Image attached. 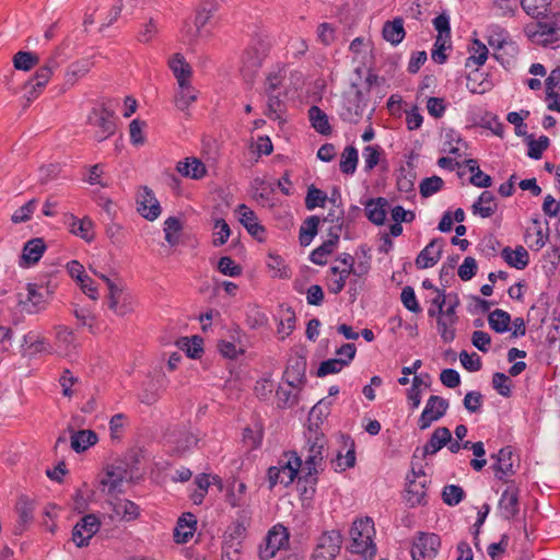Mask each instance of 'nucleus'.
I'll return each mask as SVG.
<instances>
[{
	"mask_svg": "<svg viewBox=\"0 0 560 560\" xmlns=\"http://www.w3.org/2000/svg\"><path fill=\"white\" fill-rule=\"evenodd\" d=\"M349 551L358 555L362 560H373L376 556L374 542V522L370 517L359 518L352 523L350 528Z\"/></svg>",
	"mask_w": 560,
	"mask_h": 560,
	"instance_id": "f257e3e1",
	"label": "nucleus"
},
{
	"mask_svg": "<svg viewBox=\"0 0 560 560\" xmlns=\"http://www.w3.org/2000/svg\"><path fill=\"white\" fill-rule=\"evenodd\" d=\"M302 458L295 452L284 453L275 466L268 468L269 488L273 489L277 485L289 487L296 478L302 481Z\"/></svg>",
	"mask_w": 560,
	"mask_h": 560,
	"instance_id": "f03ea898",
	"label": "nucleus"
},
{
	"mask_svg": "<svg viewBox=\"0 0 560 560\" xmlns=\"http://www.w3.org/2000/svg\"><path fill=\"white\" fill-rule=\"evenodd\" d=\"M528 39L537 45L547 46L560 39V14L542 15L540 20L524 27Z\"/></svg>",
	"mask_w": 560,
	"mask_h": 560,
	"instance_id": "7ed1b4c3",
	"label": "nucleus"
},
{
	"mask_svg": "<svg viewBox=\"0 0 560 560\" xmlns=\"http://www.w3.org/2000/svg\"><path fill=\"white\" fill-rule=\"evenodd\" d=\"M325 447V439L323 435L315 433L314 441L308 439L307 453L302 460V475L300 477L307 485H316L318 474L323 470V452Z\"/></svg>",
	"mask_w": 560,
	"mask_h": 560,
	"instance_id": "20e7f679",
	"label": "nucleus"
},
{
	"mask_svg": "<svg viewBox=\"0 0 560 560\" xmlns=\"http://www.w3.org/2000/svg\"><path fill=\"white\" fill-rule=\"evenodd\" d=\"M366 104V95L352 84L351 89L343 94L339 116L346 122L357 124L362 118Z\"/></svg>",
	"mask_w": 560,
	"mask_h": 560,
	"instance_id": "39448f33",
	"label": "nucleus"
},
{
	"mask_svg": "<svg viewBox=\"0 0 560 560\" xmlns=\"http://www.w3.org/2000/svg\"><path fill=\"white\" fill-rule=\"evenodd\" d=\"M267 55V47L261 42L250 44L242 55L241 72L247 82H252Z\"/></svg>",
	"mask_w": 560,
	"mask_h": 560,
	"instance_id": "423d86ee",
	"label": "nucleus"
},
{
	"mask_svg": "<svg viewBox=\"0 0 560 560\" xmlns=\"http://www.w3.org/2000/svg\"><path fill=\"white\" fill-rule=\"evenodd\" d=\"M89 126L93 130V137L102 142L115 133L116 121L114 114L106 108H94L88 118Z\"/></svg>",
	"mask_w": 560,
	"mask_h": 560,
	"instance_id": "0eeeda50",
	"label": "nucleus"
},
{
	"mask_svg": "<svg viewBox=\"0 0 560 560\" xmlns=\"http://www.w3.org/2000/svg\"><path fill=\"white\" fill-rule=\"evenodd\" d=\"M100 278L106 283L108 289V307L118 316L131 313L133 311L132 296L124 292L121 287L105 275H100Z\"/></svg>",
	"mask_w": 560,
	"mask_h": 560,
	"instance_id": "6e6552de",
	"label": "nucleus"
},
{
	"mask_svg": "<svg viewBox=\"0 0 560 560\" xmlns=\"http://www.w3.org/2000/svg\"><path fill=\"white\" fill-rule=\"evenodd\" d=\"M289 544L288 529L278 524L272 526L265 537L264 542L259 546V558L261 560H270L279 550Z\"/></svg>",
	"mask_w": 560,
	"mask_h": 560,
	"instance_id": "1a4fd4ad",
	"label": "nucleus"
},
{
	"mask_svg": "<svg viewBox=\"0 0 560 560\" xmlns=\"http://www.w3.org/2000/svg\"><path fill=\"white\" fill-rule=\"evenodd\" d=\"M47 291L37 284L28 283L24 291L20 292L19 306L22 312L27 314H37L46 308Z\"/></svg>",
	"mask_w": 560,
	"mask_h": 560,
	"instance_id": "9d476101",
	"label": "nucleus"
},
{
	"mask_svg": "<svg viewBox=\"0 0 560 560\" xmlns=\"http://www.w3.org/2000/svg\"><path fill=\"white\" fill-rule=\"evenodd\" d=\"M342 536L339 530L323 533L317 540L312 560H334L340 551Z\"/></svg>",
	"mask_w": 560,
	"mask_h": 560,
	"instance_id": "9b49d317",
	"label": "nucleus"
},
{
	"mask_svg": "<svg viewBox=\"0 0 560 560\" xmlns=\"http://www.w3.org/2000/svg\"><path fill=\"white\" fill-rule=\"evenodd\" d=\"M100 528L101 521L98 516L86 514L73 526L71 539L78 548L86 547Z\"/></svg>",
	"mask_w": 560,
	"mask_h": 560,
	"instance_id": "f8f14e48",
	"label": "nucleus"
},
{
	"mask_svg": "<svg viewBox=\"0 0 560 560\" xmlns=\"http://www.w3.org/2000/svg\"><path fill=\"white\" fill-rule=\"evenodd\" d=\"M486 37L489 46L494 50V57L500 62H503V56L500 54L501 50H504L511 55L517 52V46L510 38L509 32L499 25H490L487 28Z\"/></svg>",
	"mask_w": 560,
	"mask_h": 560,
	"instance_id": "ddd939ff",
	"label": "nucleus"
},
{
	"mask_svg": "<svg viewBox=\"0 0 560 560\" xmlns=\"http://www.w3.org/2000/svg\"><path fill=\"white\" fill-rule=\"evenodd\" d=\"M441 539L433 533H420L411 547L412 560H433L440 549Z\"/></svg>",
	"mask_w": 560,
	"mask_h": 560,
	"instance_id": "4468645a",
	"label": "nucleus"
},
{
	"mask_svg": "<svg viewBox=\"0 0 560 560\" xmlns=\"http://www.w3.org/2000/svg\"><path fill=\"white\" fill-rule=\"evenodd\" d=\"M357 349L353 343H345L337 351L339 358L328 359L323 361L317 370V376L324 377L329 374L340 372L343 368L350 364L355 355Z\"/></svg>",
	"mask_w": 560,
	"mask_h": 560,
	"instance_id": "2eb2a0df",
	"label": "nucleus"
},
{
	"mask_svg": "<svg viewBox=\"0 0 560 560\" xmlns=\"http://www.w3.org/2000/svg\"><path fill=\"white\" fill-rule=\"evenodd\" d=\"M448 401L441 397L432 395L425 402L424 409L422 410L418 427L420 430L428 429L433 422L440 420L446 413L448 409Z\"/></svg>",
	"mask_w": 560,
	"mask_h": 560,
	"instance_id": "dca6fc26",
	"label": "nucleus"
},
{
	"mask_svg": "<svg viewBox=\"0 0 560 560\" xmlns=\"http://www.w3.org/2000/svg\"><path fill=\"white\" fill-rule=\"evenodd\" d=\"M137 211L147 220L154 221L161 214V206L154 192L147 186L137 191Z\"/></svg>",
	"mask_w": 560,
	"mask_h": 560,
	"instance_id": "f3484780",
	"label": "nucleus"
},
{
	"mask_svg": "<svg viewBox=\"0 0 560 560\" xmlns=\"http://www.w3.org/2000/svg\"><path fill=\"white\" fill-rule=\"evenodd\" d=\"M52 77L48 68H38L34 75L24 85L27 101H34L44 91Z\"/></svg>",
	"mask_w": 560,
	"mask_h": 560,
	"instance_id": "a211bd4d",
	"label": "nucleus"
},
{
	"mask_svg": "<svg viewBox=\"0 0 560 560\" xmlns=\"http://www.w3.org/2000/svg\"><path fill=\"white\" fill-rule=\"evenodd\" d=\"M176 171L183 177L194 180L202 179L208 174L205 163L195 156H188L182 161H178L176 164Z\"/></svg>",
	"mask_w": 560,
	"mask_h": 560,
	"instance_id": "6ab92c4d",
	"label": "nucleus"
},
{
	"mask_svg": "<svg viewBox=\"0 0 560 560\" xmlns=\"http://www.w3.org/2000/svg\"><path fill=\"white\" fill-rule=\"evenodd\" d=\"M443 248V240H432L417 256L416 266L419 269L433 267L440 259Z\"/></svg>",
	"mask_w": 560,
	"mask_h": 560,
	"instance_id": "aec40b11",
	"label": "nucleus"
},
{
	"mask_svg": "<svg viewBox=\"0 0 560 560\" xmlns=\"http://www.w3.org/2000/svg\"><path fill=\"white\" fill-rule=\"evenodd\" d=\"M199 91L192 82L179 83L174 93V104L180 112H186L198 100Z\"/></svg>",
	"mask_w": 560,
	"mask_h": 560,
	"instance_id": "412c9836",
	"label": "nucleus"
},
{
	"mask_svg": "<svg viewBox=\"0 0 560 560\" xmlns=\"http://www.w3.org/2000/svg\"><path fill=\"white\" fill-rule=\"evenodd\" d=\"M499 510L501 515L511 520L518 513V489L515 486H509L499 500Z\"/></svg>",
	"mask_w": 560,
	"mask_h": 560,
	"instance_id": "4be33fe9",
	"label": "nucleus"
},
{
	"mask_svg": "<svg viewBox=\"0 0 560 560\" xmlns=\"http://www.w3.org/2000/svg\"><path fill=\"white\" fill-rule=\"evenodd\" d=\"M68 225L70 233L75 235L77 237H80L88 243L94 241V223L89 217L79 219L71 214L69 217Z\"/></svg>",
	"mask_w": 560,
	"mask_h": 560,
	"instance_id": "5701e85b",
	"label": "nucleus"
},
{
	"mask_svg": "<svg viewBox=\"0 0 560 560\" xmlns=\"http://www.w3.org/2000/svg\"><path fill=\"white\" fill-rule=\"evenodd\" d=\"M406 500L411 506L421 505L425 501L427 495V476L420 477V480L411 479L407 476Z\"/></svg>",
	"mask_w": 560,
	"mask_h": 560,
	"instance_id": "b1692460",
	"label": "nucleus"
},
{
	"mask_svg": "<svg viewBox=\"0 0 560 560\" xmlns=\"http://www.w3.org/2000/svg\"><path fill=\"white\" fill-rule=\"evenodd\" d=\"M168 67L176 79V84L186 83L192 80V68L182 54H174L168 59Z\"/></svg>",
	"mask_w": 560,
	"mask_h": 560,
	"instance_id": "393cba45",
	"label": "nucleus"
},
{
	"mask_svg": "<svg viewBox=\"0 0 560 560\" xmlns=\"http://www.w3.org/2000/svg\"><path fill=\"white\" fill-rule=\"evenodd\" d=\"M501 257L510 267L518 270L525 269L529 262L528 252L523 246L516 248L506 246L501 250Z\"/></svg>",
	"mask_w": 560,
	"mask_h": 560,
	"instance_id": "a878e982",
	"label": "nucleus"
},
{
	"mask_svg": "<svg viewBox=\"0 0 560 560\" xmlns=\"http://www.w3.org/2000/svg\"><path fill=\"white\" fill-rule=\"evenodd\" d=\"M46 245L42 238H33L25 243L21 256V266H30L37 262L45 253Z\"/></svg>",
	"mask_w": 560,
	"mask_h": 560,
	"instance_id": "bb28decb",
	"label": "nucleus"
},
{
	"mask_svg": "<svg viewBox=\"0 0 560 560\" xmlns=\"http://www.w3.org/2000/svg\"><path fill=\"white\" fill-rule=\"evenodd\" d=\"M497 208L494 195L489 190H485L471 206V211L475 215L486 219L494 214Z\"/></svg>",
	"mask_w": 560,
	"mask_h": 560,
	"instance_id": "cd10ccee",
	"label": "nucleus"
},
{
	"mask_svg": "<svg viewBox=\"0 0 560 560\" xmlns=\"http://www.w3.org/2000/svg\"><path fill=\"white\" fill-rule=\"evenodd\" d=\"M388 202L385 198L370 199L365 203V213L368 219L376 224L382 225L385 222L387 214Z\"/></svg>",
	"mask_w": 560,
	"mask_h": 560,
	"instance_id": "c85d7f7f",
	"label": "nucleus"
},
{
	"mask_svg": "<svg viewBox=\"0 0 560 560\" xmlns=\"http://www.w3.org/2000/svg\"><path fill=\"white\" fill-rule=\"evenodd\" d=\"M97 434L92 430L71 431L70 446L77 453H82L97 443Z\"/></svg>",
	"mask_w": 560,
	"mask_h": 560,
	"instance_id": "c756f323",
	"label": "nucleus"
},
{
	"mask_svg": "<svg viewBox=\"0 0 560 560\" xmlns=\"http://www.w3.org/2000/svg\"><path fill=\"white\" fill-rule=\"evenodd\" d=\"M448 442H451V431L446 427H439L425 443L423 452L425 455H434L447 445Z\"/></svg>",
	"mask_w": 560,
	"mask_h": 560,
	"instance_id": "7c9ffc66",
	"label": "nucleus"
},
{
	"mask_svg": "<svg viewBox=\"0 0 560 560\" xmlns=\"http://www.w3.org/2000/svg\"><path fill=\"white\" fill-rule=\"evenodd\" d=\"M197 521L195 516L190 513L183 515L175 527V541L178 544L187 542L196 530Z\"/></svg>",
	"mask_w": 560,
	"mask_h": 560,
	"instance_id": "2f4dec72",
	"label": "nucleus"
},
{
	"mask_svg": "<svg viewBox=\"0 0 560 560\" xmlns=\"http://www.w3.org/2000/svg\"><path fill=\"white\" fill-rule=\"evenodd\" d=\"M168 442L174 445V452L184 454L197 445L198 439L189 431H178L168 436Z\"/></svg>",
	"mask_w": 560,
	"mask_h": 560,
	"instance_id": "473e14b6",
	"label": "nucleus"
},
{
	"mask_svg": "<svg viewBox=\"0 0 560 560\" xmlns=\"http://www.w3.org/2000/svg\"><path fill=\"white\" fill-rule=\"evenodd\" d=\"M247 487L244 482L233 480L226 491V502L233 508H243L247 504Z\"/></svg>",
	"mask_w": 560,
	"mask_h": 560,
	"instance_id": "72a5a7b5",
	"label": "nucleus"
},
{
	"mask_svg": "<svg viewBox=\"0 0 560 560\" xmlns=\"http://www.w3.org/2000/svg\"><path fill=\"white\" fill-rule=\"evenodd\" d=\"M226 0H206L200 9L197 11L195 25L197 27V34L201 35V30L205 27L210 20L213 18L214 12L219 8L220 2H225Z\"/></svg>",
	"mask_w": 560,
	"mask_h": 560,
	"instance_id": "f704fd0d",
	"label": "nucleus"
},
{
	"mask_svg": "<svg viewBox=\"0 0 560 560\" xmlns=\"http://www.w3.org/2000/svg\"><path fill=\"white\" fill-rule=\"evenodd\" d=\"M382 33L384 39L390 44H400L406 35L402 19L396 18L393 21H387L383 26Z\"/></svg>",
	"mask_w": 560,
	"mask_h": 560,
	"instance_id": "c9c22d12",
	"label": "nucleus"
},
{
	"mask_svg": "<svg viewBox=\"0 0 560 560\" xmlns=\"http://www.w3.org/2000/svg\"><path fill=\"white\" fill-rule=\"evenodd\" d=\"M308 120L311 126L320 135L328 136L331 133V126L328 116L318 106L313 105L308 109Z\"/></svg>",
	"mask_w": 560,
	"mask_h": 560,
	"instance_id": "e433bc0d",
	"label": "nucleus"
},
{
	"mask_svg": "<svg viewBox=\"0 0 560 560\" xmlns=\"http://www.w3.org/2000/svg\"><path fill=\"white\" fill-rule=\"evenodd\" d=\"M113 511L125 521H133L140 514L139 506L127 499H116L113 503Z\"/></svg>",
	"mask_w": 560,
	"mask_h": 560,
	"instance_id": "4c0bfd02",
	"label": "nucleus"
},
{
	"mask_svg": "<svg viewBox=\"0 0 560 560\" xmlns=\"http://www.w3.org/2000/svg\"><path fill=\"white\" fill-rule=\"evenodd\" d=\"M330 277L328 278V291L334 294L340 293L347 282L348 277L351 275L350 270H340V266H331L329 269Z\"/></svg>",
	"mask_w": 560,
	"mask_h": 560,
	"instance_id": "58836bf2",
	"label": "nucleus"
},
{
	"mask_svg": "<svg viewBox=\"0 0 560 560\" xmlns=\"http://www.w3.org/2000/svg\"><path fill=\"white\" fill-rule=\"evenodd\" d=\"M494 458L495 464L493 468L498 478L502 479L512 472V451L509 447L501 448Z\"/></svg>",
	"mask_w": 560,
	"mask_h": 560,
	"instance_id": "ea45409f",
	"label": "nucleus"
},
{
	"mask_svg": "<svg viewBox=\"0 0 560 560\" xmlns=\"http://www.w3.org/2000/svg\"><path fill=\"white\" fill-rule=\"evenodd\" d=\"M56 342L58 348L65 352L69 353L72 349L75 348V336L72 329L67 326H56Z\"/></svg>",
	"mask_w": 560,
	"mask_h": 560,
	"instance_id": "a19ab883",
	"label": "nucleus"
},
{
	"mask_svg": "<svg viewBox=\"0 0 560 560\" xmlns=\"http://www.w3.org/2000/svg\"><path fill=\"white\" fill-rule=\"evenodd\" d=\"M436 317V325H438V331L445 342H451L455 339L456 336V329L455 326L457 324V320L454 319L451 316H446L443 313L435 316Z\"/></svg>",
	"mask_w": 560,
	"mask_h": 560,
	"instance_id": "79ce46f5",
	"label": "nucleus"
},
{
	"mask_svg": "<svg viewBox=\"0 0 560 560\" xmlns=\"http://www.w3.org/2000/svg\"><path fill=\"white\" fill-rule=\"evenodd\" d=\"M488 322L492 330L503 334L510 329L511 316L508 312L497 308L489 314Z\"/></svg>",
	"mask_w": 560,
	"mask_h": 560,
	"instance_id": "37998d69",
	"label": "nucleus"
},
{
	"mask_svg": "<svg viewBox=\"0 0 560 560\" xmlns=\"http://www.w3.org/2000/svg\"><path fill=\"white\" fill-rule=\"evenodd\" d=\"M47 341L37 330H30L23 336L22 347H25L31 353H39L47 350Z\"/></svg>",
	"mask_w": 560,
	"mask_h": 560,
	"instance_id": "c03bdc74",
	"label": "nucleus"
},
{
	"mask_svg": "<svg viewBox=\"0 0 560 560\" xmlns=\"http://www.w3.org/2000/svg\"><path fill=\"white\" fill-rule=\"evenodd\" d=\"M319 219L316 215L308 217L301 225L299 233V241L302 246H308L315 235L317 234V228Z\"/></svg>",
	"mask_w": 560,
	"mask_h": 560,
	"instance_id": "a18cd8bd",
	"label": "nucleus"
},
{
	"mask_svg": "<svg viewBox=\"0 0 560 560\" xmlns=\"http://www.w3.org/2000/svg\"><path fill=\"white\" fill-rule=\"evenodd\" d=\"M13 66L20 71H30L39 62L37 54L32 51H18L12 58Z\"/></svg>",
	"mask_w": 560,
	"mask_h": 560,
	"instance_id": "49530a36",
	"label": "nucleus"
},
{
	"mask_svg": "<svg viewBox=\"0 0 560 560\" xmlns=\"http://www.w3.org/2000/svg\"><path fill=\"white\" fill-rule=\"evenodd\" d=\"M446 140L443 143L442 151L456 158L463 155V149L466 148L464 140L453 130L446 131Z\"/></svg>",
	"mask_w": 560,
	"mask_h": 560,
	"instance_id": "de8ad7c7",
	"label": "nucleus"
},
{
	"mask_svg": "<svg viewBox=\"0 0 560 560\" xmlns=\"http://www.w3.org/2000/svg\"><path fill=\"white\" fill-rule=\"evenodd\" d=\"M358 161V150L352 145L346 147L340 158V171L343 174L352 175L357 170Z\"/></svg>",
	"mask_w": 560,
	"mask_h": 560,
	"instance_id": "09e8293b",
	"label": "nucleus"
},
{
	"mask_svg": "<svg viewBox=\"0 0 560 560\" xmlns=\"http://www.w3.org/2000/svg\"><path fill=\"white\" fill-rule=\"evenodd\" d=\"M550 0H521V7L527 15L539 19L548 10Z\"/></svg>",
	"mask_w": 560,
	"mask_h": 560,
	"instance_id": "8fccbe9b",
	"label": "nucleus"
},
{
	"mask_svg": "<svg viewBox=\"0 0 560 560\" xmlns=\"http://www.w3.org/2000/svg\"><path fill=\"white\" fill-rule=\"evenodd\" d=\"M231 235V229L226 221L221 218L213 219V246L224 245Z\"/></svg>",
	"mask_w": 560,
	"mask_h": 560,
	"instance_id": "3c124183",
	"label": "nucleus"
},
{
	"mask_svg": "<svg viewBox=\"0 0 560 560\" xmlns=\"http://www.w3.org/2000/svg\"><path fill=\"white\" fill-rule=\"evenodd\" d=\"M182 223L179 219L175 217H170L164 221V234H165V241L171 245L175 246L178 241L179 236L178 233L182 231Z\"/></svg>",
	"mask_w": 560,
	"mask_h": 560,
	"instance_id": "603ef678",
	"label": "nucleus"
},
{
	"mask_svg": "<svg viewBox=\"0 0 560 560\" xmlns=\"http://www.w3.org/2000/svg\"><path fill=\"white\" fill-rule=\"evenodd\" d=\"M267 266L272 272V277L287 279L290 278V270L288 266L285 265L282 257L276 254H269Z\"/></svg>",
	"mask_w": 560,
	"mask_h": 560,
	"instance_id": "864d4df0",
	"label": "nucleus"
},
{
	"mask_svg": "<svg viewBox=\"0 0 560 560\" xmlns=\"http://www.w3.org/2000/svg\"><path fill=\"white\" fill-rule=\"evenodd\" d=\"M124 480V472L119 468H108L105 476L101 480L104 488H107L109 492L117 490Z\"/></svg>",
	"mask_w": 560,
	"mask_h": 560,
	"instance_id": "5fc2aeb1",
	"label": "nucleus"
},
{
	"mask_svg": "<svg viewBox=\"0 0 560 560\" xmlns=\"http://www.w3.org/2000/svg\"><path fill=\"white\" fill-rule=\"evenodd\" d=\"M465 498V491L462 487L456 485H447L443 488L442 499L443 502L450 506L459 504Z\"/></svg>",
	"mask_w": 560,
	"mask_h": 560,
	"instance_id": "6e6d98bb",
	"label": "nucleus"
},
{
	"mask_svg": "<svg viewBox=\"0 0 560 560\" xmlns=\"http://www.w3.org/2000/svg\"><path fill=\"white\" fill-rule=\"evenodd\" d=\"M336 245L334 244V240H328L324 242L320 246H318L311 253V261L319 266L325 265L327 262L328 255L332 253Z\"/></svg>",
	"mask_w": 560,
	"mask_h": 560,
	"instance_id": "4d7b16f0",
	"label": "nucleus"
},
{
	"mask_svg": "<svg viewBox=\"0 0 560 560\" xmlns=\"http://www.w3.org/2000/svg\"><path fill=\"white\" fill-rule=\"evenodd\" d=\"M489 50L487 46L480 42L479 39H474L470 48V57L468 61L474 65L480 67L482 66L488 58Z\"/></svg>",
	"mask_w": 560,
	"mask_h": 560,
	"instance_id": "13d9d810",
	"label": "nucleus"
},
{
	"mask_svg": "<svg viewBox=\"0 0 560 560\" xmlns=\"http://www.w3.org/2000/svg\"><path fill=\"white\" fill-rule=\"evenodd\" d=\"M492 386L497 393L505 398L512 395V382L504 373L497 372L492 376Z\"/></svg>",
	"mask_w": 560,
	"mask_h": 560,
	"instance_id": "bf43d9fd",
	"label": "nucleus"
},
{
	"mask_svg": "<svg viewBox=\"0 0 560 560\" xmlns=\"http://www.w3.org/2000/svg\"><path fill=\"white\" fill-rule=\"evenodd\" d=\"M435 296L431 300V306L428 310L429 317H435L443 313L445 305L450 300V294H445L444 291L434 289Z\"/></svg>",
	"mask_w": 560,
	"mask_h": 560,
	"instance_id": "052dcab7",
	"label": "nucleus"
},
{
	"mask_svg": "<svg viewBox=\"0 0 560 560\" xmlns=\"http://www.w3.org/2000/svg\"><path fill=\"white\" fill-rule=\"evenodd\" d=\"M364 160V170L366 172L372 171L380 162L381 148L380 145H366L362 152Z\"/></svg>",
	"mask_w": 560,
	"mask_h": 560,
	"instance_id": "680f3d73",
	"label": "nucleus"
},
{
	"mask_svg": "<svg viewBox=\"0 0 560 560\" xmlns=\"http://www.w3.org/2000/svg\"><path fill=\"white\" fill-rule=\"evenodd\" d=\"M434 28L438 31V36L434 46H438L445 37H451L450 18L446 14H440L433 19Z\"/></svg>",
	"mask_w": 560,
	"mask_h": 560,
	"instance_id": "e2e57ef3",
	"label": "nucleus"
},
{
	"mask_svg": "<svg viewBox=\"0 0 560 560\" xmlns=\"http://www.w3.org/2000/svg\"><path fill=\"white\" fill-rule=\"evenodd\" d=\"M36 200L32 199L24 203L23 206H21L19 209H16L11 217L12 222L23 223L28 221L36 209Z\"/></svg>",
	"mask_w": 560,
	"mask_h": 560,
	"instance_id": "0e129e2a",
	"label": "nucleus"
},
{
	"mask_svg": "<svg viewBox=\"0 0 560 560\" xmlns=\"http://www.w3.org/2000/svg\"><path fill=\"white\" fill-rule=\"evenodd\" d=\"M400 300H401L402 305L408 311L416 313V314L421 312V307L417 300L415 290L411 287L407 285L401 290Z\"/></svg>",
	"mask_w": 560,
	"mask_h": 560,
	"instance_id": "69168bd1",
	"label": "nucleus"
},
{
	"mask_svg": "<svg viewBox=\"0 0 560 560\" xmlns=\"http://www.w3.org/2000/svg\"><path fill=\"white\" fill-rule=\"evenodd\" d=\"M355 464L354 450H348L345 455L338 454L337 457L331 462V465L336 471H345L348 468L353 467Z\"/></svg>",
	"mask_w": 560,
	"mask_h": 560,
	"instance_id": "338daca9",
	"label": "nucleus"
},
{
	"mask_svg": "<svg viewBox=\"0 0 560 560\" xmlns=\"http://www.w3.org/2000/svg\"><path fill=\"white\" fill-rule=\"evenodd\" d=\"M443 184H444L443 179L439 176H432V177L424 178L420 184V194L423 197H430L433 194L441 190V188L443 187Z\"/></svg>",
	"mask_w": 560,
	"mask_h": 560,
	"instance_id": "774afa93",
	"label": "nucleus"
}]
</instances>
